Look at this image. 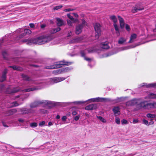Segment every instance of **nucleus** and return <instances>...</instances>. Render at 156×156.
<instances>
[{"mask_svg": "<svg viewBox=\"0 0 156 156\" xmlns=\"http://www.w3.org/2000/svg\"><path fill=\"white\" fill-rule=\"evenodd\" d=\"M57 21V25L58 26H61L64 25V22L63 21L59 18L56 19Z\"/></svg>", "mask_w": 156, "mask_h": 156, "instance_id": "18", "label": "nucleus"}, {"mask_svg": "<svg viewBox=\"0 0 156 156\" xmlns=\"http://www.w3.org/2000/svg\"><path fill=\"white\" fill-rule=\"evenodd\" d=\"M110 19L114 22V23H116L117 20L116 16L114 15L111 16L110 17Z\"/></svg>", "mask_w": 156, "mask_h": 156, "instance_id": "24", "label": "nucleus"}, {"mask_svg": "<svg viewBox=\"0 0 156 156\" xmlns=\"http://www.w3.org/2000/svg\"><path fill=\"white\" fill-rule=\"evenodd\" d=\"M97 108V105L95 104H92L90 105L85 107V109L87 110H92L95 109Z\"/></svg>", "mask_w": 156, "mask_h": 156, "instance_id": "12", "label": "nucleus"}, {"mask_svg": "<svg viewBox=\"0 0 156 156\" xmlns=\"http://www.w3.org/2000/svg\"><path fill=\"white\" fill-rule=\"evenodd\" d=\"M67 16L71 20H74V18H73V17L72 16H71L70 15V14H67Z\"/></svg>", "mask_w": 156, "mask_h": 156, "instance_id": "45", "label": "nucleus"}, {"mask_svg": "<svg viewBox=\"0 0 156 156\" xmlns=\"http://www.w3.org/2000/svg\"><path fill=\"white\" fill-rule=\"evenodd\" d=\"M83 26L82 25L79 24L77 25L76 28V33L77 34H79L82 31L83 28Z\"/></svg>", "mask_w": 156, "mask_h": 156, "instance_id": "10", "label": "nucleus"}, {"mask_svg": "<svg viewBox=\"0 0 156 156\" xmlns=\"http://www.w3.org/2000/svg\"><path fill=\"white\" fill-rule=\"evenodd\" d=\"M126 41V39L123 37L120 38L118 41V44H123Z\"/></svg>", "mask_w": 156, "mask_h": 156, "instance_id": "22", "label": "nucleus"}, {"mask_svg": "<svg viewBox=\"0 0 156 156\" xmlns=\"http://www.w3.org/2000/svg\"><path fill=\"white\" fill-rule=\"evenodd\" d=\"M20 90V89L19 87H16L14 88L12 92L11 93H16L18 91H19Z\"/></svg>", "mask_w": 156, "mask_h": 156, "instance_id": "32", "label": "nucleus"}, {"mask_svg": "<svg viewBox=\"0 0 156 156\" xmlns=\"http://www.w3.org/2000/svg\"><path fill=\"white\" fill-rule=\"evenodd\" d=\"M139 102H140L139 100L135 99L129 101L126 103V104L128 106H133L135 104L137 105L138 103Z\"/></svg>", "mask_w": 156, "mask_h": 156, "instance_id": "7", "label": "nucleus"}, {"mask_svg": "<svg viewBox=\"0 0 156 156\" xmlns=\"http://www.w3.org/2000/svg\"><path fill=\"white\" fill-rule=\"evenodd\" d=\"M20 111L21 112L22 114H28L32 112V110L31 109H28L25 108H20Z\"/></svg>", "mask_w": 156, "mask_h": 156, "instance_id": "11", "label": "nucleus"}, {"mask_svg": "<svg viewBox=\"0 0 156 156\" xmlns=\"http://www.w3.org/2000/svg\"><path fill=\"white\" fill-rule=\"evenodd\" d=\"M45 122L44 121H42V122H40L39 123V126H42L45 124Z\"/></svg>", "mask_w": 156, "mask_h": 156, "instance_id": "47", "label": "nucleus"}, {"mask_svg": "<svg viewBox=\"0 0 156 156\" xmlns=\"http://www.w3.org/2000/svg\"><path fill=\"white\" fill-rule=\"evenodd\" d=\"M130 48L129 47H122L119 49V51L124 50H127V49H129Z\"/></svg>", "mask_w": 156, "mask_h": 156, "instance_id": "46", "label": "nucleus"}, {"mask_svg": "<svg viewBox=\"0 0 156 156\" xmlns=\"http://www.w3.org/2000/svg\"><path fill=\"white\" fill-rule=\"evenodd\" d=\"M94 28L95 31V37L96 39H98L101 35V26L100 24L96 23Z\"/></svg>", "mask_w": 156, "mask_h": 156, "instance_id": "3", "label": "nucleus"}, {"mask_svg": "<svg viewBox=\"0 0 156 156\" xmlns=\"http://www.w3.org/2000/svg\"><path fill=\"white\" fill-rule=\"evenodd\" d=\"M85 53L84 51H82L81 52V55L82 56L84 57V59L85 60L88 61H90L91 60V59L89 58H86L85 57Z\"/></svg>", "mask_w": 156, "mask_h": 156, "instance_id": "25", "label": "nucleus"}, {"mask_svg": "<svg viewBox=\"0 0 156 156\" xmlns=\"http://www.w3.org/2000/svg\"><path fill=\"white\" fill-rule=\"evenodd\" d=\"M149 98L151 99H156V94L151 93L148 94Z\"/></svg>", "mask_w": 156, "mask_h": 156, "instance_id": "26", "label": "nucleus"}, {"mask_svg": "<svg viewBox=\"0 0 156 156\" xmlns=\"http://www.w3.org/2000/svg\"><path fill=\"white\" fill-rule=\"evenodd\" d=\"M60 118V116L59 115H57L56 117V118L57 119H59Z\"/></svg>", "mask_w": 156, "mask_h": 156, "instance_id": "64", "label": "nucleus"}, {"mask_svg": "<svg viewBox=\"0 0 156 156\" xmlns=\"http://www.w3.org/2000/svg\"><path fill=\"white\" fill-rule=\"evenodd\" d=\"M22 76L23 79L27 81H32V80L31 79L26 75L22 74Z\"/></svg>", "mask_w": 156, "mask_h": 156, "instance_id": "21", "label": "nucleus"}, {"mask_svg": "<svg viewBox=\"0 0 156 156\" xmlns=\"http://www.w3.org/2000/svg\"><path fill=\"white\" fill-rule=\"evenodd\" d=\"M7 72V70L6 69H5L3 74L2 76L0 77V81L1 82H2L4 81L6 78V74Z\"/></svg>", "mask_w": 156, "mask_h": 156, "instance_id": "16", "label": "nucleus"}, {"mask_svg": "<svg viewBox=\"0 0 156 156\" xmlns=\"http://www.w3.org/2000/svg\"><path fill=\"white\" fill-rule=\"evenodd\" d=\"M67 119V117L66 116H63L62 118V120L63 121H65Z\"/></svg>", "mask_w": 156, "mask_h": 156, "instance_id": "53", "label": "nucleus"}, {"mask_svg": "<svg viewBox=\"0 0 156 156\" xmlns=\"http://www.w3.org/2000/svg\"><path fill=\"white\" fill-rule=\"evenodd\" d=\"M52 39V38L51 36L44 35L34 39H25L23 40V41L24 42H27V44H29L33 43L35 44L40 45L47 43L51 41Z\"/></svg>", "mask_w": 156, "mask_h": 156, "instance_id": "1", "label": "nucleus"}, {"mask_svg": "<svg viewBox=\"0 0 156 156\" xmlns=\"http://www.w3.org/2000/svg\"><path fill=\"white\" fill-rule=\"evenodd\" d=\"M144 9V8H140L139 7L138 5H136L133 7L132 9V12L134 13L137 12L139 10H143Z\"/></svg>", "mask_w": 156, "mask_h": 156, "instance_id": "9", "label": "nucleus"}, {"mask_svg": "<svg viewBox=\"0 0 156 156\" xmlns=\"http://www.w3.org/2000/svg\"><path fill=\"white\" fill-rule=\"evenodd\" d=\"M143 122L146 125H147L149 123L148 121L145 119L143 120Z\"/></svg>", "mask_w": 156, "mask_h": 156, "instance_id": "48", "label": "nucleus"}, {"mask_svg": "<svg viewBox=\"0 0 156 156\" xmlns=\"http://www.w3.org/2000/svg\"><path fill=\"white\" fill-rule=\"evenodd\" d=\"M53 125V123L51 122H50L48 123V126H50L52 125Z\"/></svg>", "mask_w": 156, "mask_h": 156, "instance_id": "55", "label": "nucleus"}, {"mask_svg": "<svg viewBox=\"0 0 156 156\" xmlns=\"http://www.w3.org/2000/svg\"><path fill=\"white\" fill-rule=\"evenodd\" d=\"M73 14L75 17H76L77 18L78 17V15L77 13H73Z\"/></svg>", "mask_w": 156, "mask_h": 156, "instance_id": "56", "label": "nucleus"}, {"mask_svg": "<svg viewBox=\"0 0 156 156\" xmlns=\"http://www.w3.org/2000/svg\"><path fill=\"white\" fill-rule=\"evenodd\" d=\"M100 47L104 49H107L109 48L108 45V42H107L101 43L100 45Z\"/></svg>", "mask_w": 156, "mask_h": 156, "instance_id": "14", "label": "nucleus"}, {"mask_svg": "<svg viewBox=\"0 0 156 156\" xmlns=\"http://www.w3.org/2000/svg\"><path fill=\"white\" fill-rule=\"evenodd\" d=\"M80 117V116L79 115H78L75 117L74 119L76 121H77L79 119Z\"/></svg>", "mask_w": 156, "mask_h": 156, "instance_id": "51", "label": "nucleus"}, {"mask_svg": "<svg viewBox=\"0 0 156 156\" xmlns=\"http://www.w3.org/2000/svg\"><path fill=\"white\" fill-rule=\"evenodd\" d=\"M67 23L68 25L69 26H71L72 24V22L70 20H67Z\"/></svg>", "mask_w": 156, "mask_h": 156, "instance_id": "52", "label": "nucleus"}, {"mask_svg": "<svg viewBox=\"0 0 156 156\" xmlns=\"http://www.w3.org/2000/svg\"><path fill=\"white\" fill-rule=\"evenodd\" d=\"M29 25L31 28H33L34 26V24L33 23H30Z\"/></svg>", "mask_w": 156, "mask_h": 156, "instance_id": "57", "label": "nucleus"}, {"mask_svg": "<svg viewBox=\"0 0 156 156\" xmlns=\"http://www.w3.org/2000/svg\"><path fill=\"white\" fill-rule=\"evenodd\" d=\"M74 10H75L74 9L69 8V9H65L64 10V11L65 12H70V11H73Z\"/></svg>", "mask_w": 156, "mask_h": 156, "instance_id": "40", "label": "nucleus"}, {"mask_svg": "<svg viewBox=\"0 0 156 156\" xmlns=\"http://www.w3.org/2000/svg\"><path fill=\"white\" fill-rule=\"evenodd\" d=\"M136 36L137 35L136 34H132L130 37V40L128 43H130L133 42L136 38Z\"/></svg>", "mask_w": 156, "mask_h": 156, "instance_id": "17", "label": "nucleus"}, {"mask_svg": "<svg viewBox=\"0 0 156 156\" xmlns=\"http://www.w3.org/2000/svg\"><path fill=\"white\" fill-rule=\"evenodd\" d=\"M139 120L137 119H134L133 120V123L135 124L138 122Z\"/></svg>", "mask_w": 156, "mask_h": 156, "instance_id": "49", "label": "nucleus"}, {"mask_svg": "<svg viewBox=\"0 0 156 156\" xmlns=\"http://www.w3.org/2000/svg\"><path fill=\"white\" fill-rule=\"evenodd\" d=\"M118 17L120 23V27L121 28H122L124 27L125 25L124 20L120 16H118Z\"/></svg>", "mask_w": 156, "mask_h": 156, "instance_id": "13", "label": "nucleus"}, {"mask_svg": "<svg viewBox=\"0 0 156 156\" xmlns=\"http://www.w3.org/2000/svg\"><path fill=\"white\" fill-rule=\"evenodd\" d=\"M16 112V110L15 109H12L9 110L5 114L7 115H12L14 113Z\"/></svg>", "mask_w": 156, "mask_h": 156, "instance_id": "23", "label": "nucleus"}, {"mask_svg": "<svg viewBox=\"0 0 156 156\" xmlns=\"http://www.w3.org/2000/svg\"><path fill=\"white\" fill-rule=\"evenodd\" d=\"M121 122L122 124H127L128 123L127 121L125 119H123L121 120Z\"/></svg>", "mask_w": 156, "mask_h": 156, "instance_id": "41", "label": "nucleus"}, {"mask_svg": "<svg viewBox=\"0 0 156 156\" xmlns=\"http://www.w3.org/2000/svg\"><path fill=\"white\" fill-rule=\"evenodd\" d=\"M125 28H126V30L127 31H129L130 30V27L128 24H126V25Z\"/></svg>", "mask_w": 156, "mask_h": 156, "instance_id": "44", "label": "nucleus"}, {"mask_svg": "<svg viewBox=\"0 0 156 156\" xmlns=\"http://www.w3.org/2000/svg\"><path fill=\"white\" fill-rule=\"evenodd\" d=\"M147 116L148 118H155L156 117V115L154 114H152L150 113H148L147 115Z\"/></svg>", "mask_w": 156, "mask_h": 156, "instance_id": "30", "label": "nucleus"}, {"mask_svg": "<svg viewBox=\"0 0 156 156\" xmlns=\"http://www.w3.org/2000/svg\"><path fill=\"white\" fill-rule=\"evenodd\" d=\"M10 67H12L14 69L17 71H21L23 69L22 68L16 66H11Z\"/></svg>", "mask_w": 156, "mask_h": 156, "instance_id": "27", "label": "nucleus"}, {"mask_svg": "<svg viewBox=\"0 0 156 156\" xmlns=\"http://www.w3.org/2000/svg\"><path fill=\"white\" fill-rule=\"evenodd\" d=\"M114 26L116 31L119 30V28L116 23H114Z\"/></svg>", "mask_w": 156, "mask_h": 156, "instance_id": "42", "label": "nucleus"}, {"mask_svg": "<svg viewBox=\"0 0 156 156\" xmlns=\"http://www.w3.org/2000/svg\"><path fill=\"white\" fill-rule=\"evenodd\" d=\"M147 106H149V108H156V102L148 103Z\"/></svg>", "mask_w": 156, "mask_h": 156, "instance_id": "28", "label": "nucleus"}, {"mask_svg": "<svg viewBox=\"0 0 156 156\" xmlns=\"http://www.w3.org/2000/svg\"><path fill=\"white\" fill-rule=\"evenodd\" d=\"M73 68L71 67H69L63 69V71L64 72H68L72 70Z\"/></svg>", "mask_w": 156, "mask_h": 156, "instance_id": "29", "label": "nucleus"}, {"mask_svg": "<svg viewBox=\"0 0 156 156\" xmlns=\"http://www.w3.org/2000/svg\"><path fill=\"white\" fill-rule=\"evenodd\" d=\"M30 125L32 127H35L37 126V124L36 122H32L30 123Z\"/></svg>", "mask_w": 156, "mask_h": 156, "instance_id": "34", "label": "nucleus"}, {"mask_svg": "<svg viewBox=\"0 0 156 156\" xmlns=\"http://www.w3.org/2000/svg\"><path fill=\"white\" fill-rule=\"evenodd\" d=\"M20 105L18 103L16 102L15 101L12 102V105L11 106V107H14V106H16L19 105Z\"/></svg>", "mask_w": 156, "mask_h": 156, "instance_id": "36", "label": "nucleus"}, {"mask_svg": "<svg viewBox=\"0 0 156 156\" xmlns=\"http://www.w3.org/2000/svg\"><path fill=\"white\" fill-rule=\"evenodd\" d=\"M3 125L5 127H8V126L6 125V124L5 123H2Z\"/></svg>", "mask_w": 156, "mask_h": 156, "instance_id": "61", "label": "nucleus"}, {"mask_svg": "<svg viewBox=\"0 0 156 156\" xmlns=\"http://www.w3.org/2000/svg\"><path fill=\"white\" fill-rule=\"evenodd\" d=\"M82 24H80L81 25H82L83 26V27L84 26L86 25V23L84 20H82Z\"/></svg>", "mask_w": 156, "mask_h": 156, "instance_id": "50", "label": "nucleus"}, {"mask_svg": "<svg viewBox=\"0 0 156 156\" xmlns=\"http://www.w3.org/2000/svg\"><path fill=\"white\" fill-rule=\"evenodd\" d=\"M61 30V28L59 27H57L55 29H54L53 30V31L52 32V33H56L58 31H59Z\"/></svg>", "mask_w": 156, "mask_h": 156, "instance_id": "38", "label": "nucleus"}, {"mask_svg": "<svg viewBox=\"0 0 156 156\" xmlns=\"http://www.w3.org/2000/svg\"><path fill=\"white\" fill-rule=\"evenodd\" d=\"M72 63L71 62H68L65 61H60L54 63V65L50 66H47L46 68L47 69H56L60 68L62 67V65H69Z\"/></svg>", "mask_w": 156, "mask_h": 156, "instance_id": "2", "label": "nucleus"}, {"mask_svg": "<svg viewBox=\"0 0 156 156\" xmlns=\"http://www.w3.org/2000/svg\"><path fill=\"white\" fill-rule=\"evenodd\" d=\"M24 33L27 34H30L31 33V31L29 29H25L24 30Z\"/></svg>", "mask_w": 156, "mask_h": 156, "instance_id": "35", "label": "nucleus"}, {"mask_svg": "<svg viewBox=\"0 0 156 156\" xmlns=\"http://www.w3.org/2000/svg\"><path fill=\"white\" fill-rule=\"evenodd\" d=\"M65 80V78L64 77H55L49 79L48 81L49 82L50 84H52L58 83Z\"/></svg>", "mask_w": 156, "mask_h": 156, "instance_id": "4", "label": "nucleus"}, {"mask_svg": "<svg viewBox=\"0 0 156 156\" xmlns=\"http://www.w3.org/2000/svg\"><path fill=\"white\" fill-rule=\"evenodd\" d=\"M115 121L116 123L118 124H119L120 123V119L118 117H116L115 118Z\"/></svg>", "mask_w": 156, "mask_h": 156, "instance_id": "37", "label": "nucleus"}, {"mask_svg": "<svg viewBox=\"0 0 156 156\" xmlns=\"http://www.w3.org/2000/svg\"><path fill=\"white\" fill-rule=\"evenodd\" d=\"M62 7V5L57 6L53 8V9L55 10H57L59 9H61Z\"/></svg>", "mask_w": 156, "mask_h": 156, "instance_id": "39", "label": "nucleus"}, {"mask_svg": "<svg viewBox=\"0 0 156 156\" xmlns=\"http://www.w3.org/2000/svg\"><path fill=\"white\" fill-rule=\"evenodd\" d=\"M2 55H3V56H4V57H5V55H6L7 54V53H6V52L5 51H3L2 52Z\"/></svg>", "mask_w": 156, "mask_h": 156, "instance_id": "60", "label": "nucleus"}, {"mask_svg": "<svg viewBox=\"0 0 156 156\" xmlns=\"http://www.w3.org/2000/svg\"><path fill=\"white\" fill-rule=\"evenodd\" d=\"M77 114V113L75 111H74L72 113L73 115H76Z\"/></svg>", "mask_w": 156, "mask_h": 156, "instance_id": "58", "label": "nucleus"}, {"mask_svg": "<svg viewBox=\"0 0 156 156\" xmlns=\"http://www.w3.org/2000/svg\"><path fill=\"white\" fill-rule=\"evenodd\" d=\"M71 34H72V33H71V32H69L68 33V36H70L71 35Z\"/></svg>", "mask_w": 156, "mask_h": 156, "instance_id": "63", "label": "nucleus"}, {"mask_svg": "<svg viewBox=\"0 0 156 156\" xmlns=\"http://www.w3.org/2000/svg\"><path fill=\"white\" fill-rule=\"evenodd\" d=\"M86 101H76L74 103L76 104H80L83 103H85Z\"/></svg>", "mask_w": 156, "mask_h": 156, "instance_id": "43", "label": "nucleus"}, {"mask_svg": "<svg viewBox=\"0 0 156 156\" xmlns=\"http://www.w3.org/2000/svg\"><path fill=\"white\" fill-rule=\"evenodd\" d=\"M74 23H76V22H77L78 21V20L77 19H74V20H73Z\"/></svg>", "mask_w": 156, "mask_h": 156, "instance_id": "62", "label": "nucleus"}, {"mask_svg": "<svg viewBox=\"0 0 156 156\" xmlns=\"http://www.w3.org/2000/svg\"><path fill=\"white\" fill-rule=\"evenodd\" d=\"M116 32L117 36H119L120 35V33L119 30L118 31H116Z\"/></svg>", "mask_w": 156, "mask_h": 156, "instance_id": "59", "label": "nucleus"}, {"mask_svg": "<svg viewBox=\"0 0 156 156\" xmlns=\"http://www.w3.org/2000/svg\"><path fill=\"white\" fill-rule=\"evenodd\" d=\"M18 121L20 122H23L24 121L23 119H18Z\"/></svg>", "mask_w": 156, "mask_h": 156, "instance_id": "54", "label": "nucleus"}, {"mask_svg": "<svg viewBox=\"0 0 156 156\" xmlns=\"http://www.w3.org/2000/svg\"><path fill=\"white\" fill-rule=\"evenodd\" d=\"M107 99L104 98H100L98 97L95 98H93L89 99L88 101H90V102H94L98 101H105Z\"/></svg>", "mask_w": 156, "mask_h": 156, "instance_id": "8", "label": "nucleus"}, {"mask_svg": "<svg viewBox=\"0 0 156 156\" xmlns=\"http://www.w3.org/2000/svg\"><path fill=\"white\" fill-rule=\"evenodd\" d=\"M147 86V87H156V83H151L148 85H147V84L146 83H143L142 84V86Z\"/></svg>", "mask_w": 156, "mask_h": 156, "instance_id": "20", "label": "nucleus"}, {"mask_svg": "<svg viewBox=\"0 0 156 156\" xmlns=\"http://www.w3.org/2000/svg\"><path fill=\"white\" fill-rule=\"evenodd\" d=\"M44 102V100L37 101L31 103L30 105V107L32 108H34L37 107L39 105L42 104Z\"/></svg>", "mask_w": 156, "mask_h": 156, "instance_id": "6", "label": "nucleus"}, {"mask_svg": "<svg viewBox=\"0 0 156 156\" xmlns=\"http://www.w3.org/2000/svg\"><path fill=\"white\" fill-rule=\"evenodd\" d=\"M113 111L115 115H118L120 114L119 108L118 107H114L113 109Z\"/></svg>", "mask_w": 156, "mask_h": 156, "instance_id": "15", "label": "nucleus"}, {"mask_svg": "<svg viewBox=\"0 0 156 156\" xmlns=\"http://www.w3.org/2000/svg\"><path fill=\"white\" fill-rule=\"evenodd\" d=\"M61 69H57V70L53 71V74H59V73H61Z\"/></svg>", "mask_w": 156, "mask_h": 156, "instance_id": "33", "label": "nucleus"}, {"mask_svg": "<svg viewBox=\"0 0 156 156\" xmlns=\"http://www.w3.org/2000/svg\"><path fill=\"white\" fill-rule=\"evenodd\" d=\"M97 118L103 123H105L106 122V120L101 116H97Z\"/></svg>", "mask_w": 156, "mask_h": 156, "instance_id": "31", "label": "nucleus"}, {"mask_svg": "<svg viewBox=\"0 0 156 156\" xmlns=\"http://www.w3.org/2000/svg\"><path fill=\"white\" fill-rule=\"evenodd\" d=\"M140 102L138 103L137 104V106L139 108V109L141 108H149V106H147L148 104H147V102L146 101H141L140 100Z\"/></svg>", "mask_w": 156, "mask_h": 156, "instance_id": "5", "label": "nucleus"}, {"mask_svg": "<svg viewBox=\"0 0 156 156\" xmlns=\"http://www.w3.org/2000/svg\"><path fill=\"white\" fill-rule=\"evenodd\" d=\"M40 89V88H39L37 87H35L32 88H28L27 89L25 90L24 91L25 92H29L30 91L37 90Z\"/></svg>", "mask_w": 156, "mask_h": 156, "instance_id": "19", "label": "nucleus"}]
</instances>
